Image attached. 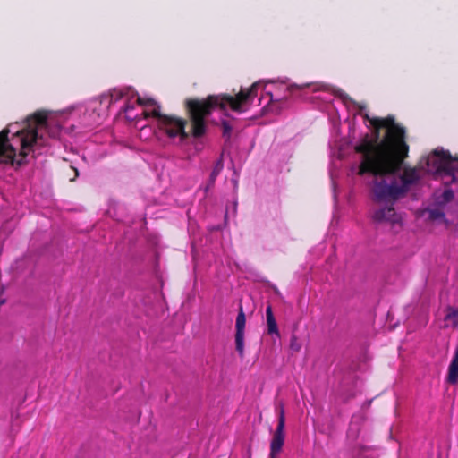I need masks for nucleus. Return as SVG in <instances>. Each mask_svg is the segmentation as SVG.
<instances>
[{
    "mask_svg": "<svg viewBox=\"0 0 458 458\" xmlns=\"http://www.w3.org/2000/svg\"><path fill=\"white\" fill-rule=\"evenodd\" d=\"M364 118L374 128V139L367 134L354 147L355 152L361 155L358 174L364 175L374 169L388 172L402 167L409 150L404 129L395 123L394 116L370 118L365 114Z\"/></svg>",
    "mask_w": 458,
    "mask_h": 458,
    "instance_id": "nucleus-1",
    "label": "nucleus"
},
{
    "mask_svg": "<svg viewBox=\"0 0 458 458\" xmlns=\"http://www.w3.org/2000/svg\"><path fill=\"white\" fill-rule=\"evenodd\" d=\"M259 87V83L255 82L249 89H241L235 96L221 94L209 95L204 99H187L185 106L191 123V135L194 138H200L206 133V118L216 107L225 111L229 106L234 112H244V106L257 97Z\"/></svg>",
    "mask_w": 458,
    "mask_h": 458,
    "instance_id": "nucleus-2",
    "label": "nucleus"
},
{
    "mask_svg": "<svg viewBox=\"0 0 458 458\" xmlns=\"http://www.w3.org/2000/svg\"><path fill=\"white\" fill-rule=\"evenodd\" d=\"M47 123V112L37 111L27 118L26 127L15 131L12 138H9L11 132L9 127L2 130L0 131V158L5 163L22 165L39 139L38 130L46 127Z\"/></svg>",
    "mask_w": 458,
    "mask_h": 458,
    "instance_id": "nucleus-3",
    "label": "nucleus"
},
{
    "mask_svg": "<svg viewBox=\"0 0 458 458\" xmlns=\"http://www.w3.org/2000/svg\"><path fill=\"white\" fill-rule=\"evenodd\" d=\"M400 169L401 167L388 172L377 171V169L367 171L366 174L372 176L369 186L375 201L393 204L403 198L411 186L419 182L420 175L416 168H404L403 174L397 178L396 173Z\"/></svg>",
    "mask_w": 458,
    "mask_h": 458,
    "instance_id": "nucleus-4",
    "label": "nucleus"
},
{
    "mask_svg": "<svg viewBox=\"0 0 458 458\" xmlns=\"http://www.w3.org/2000/svg\"><path fill=\"white\" fill-rule=\"evenodd\" d=\"M150 114L158 119L160 129L163 130L168 137L175 138L179 136L181 140H185L189 137V133L185 131L187 124L185 119L174 115L162 114L157 109H154Z\"/></svg>",
    "mask_w": 458,
    "mask_h": 458,
    "instance_id": "nucleus-5",
    "label": "nucleus"
},
{
    "mask_svg": "<svg viewBox=\"0 0 458 458\" xmlns=\"http://www.w3.org/2000/svg\"><path fill=\"white\" fill-rule=\"evenodd\" d=\"M458 158H453L450 152L447 150L435 149L428 157V166H432L437 173H443L447 176L452 177L454 181L458 174V170L454 167V162Z\"/></svg>",
    "mask_w": 458,
    "mask_h": 458,
    "instance_id": "nucleus-6",
    "label": "nucleus"
},
{
    "mask_svg": "<svg viewBox=\"0 0 458 458\" xmlns=\"http://www.w3.org/2000/svg\"><path fill=\"white\" fill-rule=\"evenodd\" d=\"M276 410L278 415V423L271 440L269 458H277V454L281 452L284 443L285 416L284 403L282 402L278 403Z\"/></svg>",
    "mask_w": 458,
    "mask_h": 458,
    "instance_id": "nucleus-7",
    "label": "nucleus"
},
{
    "mask_svg": "<svg viewBox=\"0 0 458 458\" xmlns=\"http://www.w3.org/2000/svg\"><path fill=\"white\" fill-rule=\"evenodd\" d=\"M246 318L242 310L240 308L239 313L236 318L235 323V349L241 358L244 357V328H245Z\"/></svg>",
    "mask_w": 458,
    "mask_h": 458,
    "instance_id": "nucleus-8",
    "label": "nucleus"
},
{
    "mask_svg": "<svg viewBox=\"0 0 458 458\" xmlns=\"http://www.w3.org/2000/svg\"><path fill=\"white\" fill-rule=\"evenodd\" d=\"M373 220L377 223L389 222L394 224L397 222L395 210L392 206L380 208L374 213Z\"/></svg>",
    "mask_w": 458,
    "mask_h": 458,
    "instance_id": "nucleus-9",
    "label": "nucleus"
},
{
    "mask_svg": "<svg viewBox=\"0 0 458 458\" xmlns=\"http://www.w3.org/2000/svg\"><path fill=\"white\" fill-rule=\"evenodd\" d=\"M266 317H267V333L269 335H279L277 324L276 318L273 314L272 307L267 306L266 309Z\"/></svg>",
    "mask_w": 458,
    "mask_h": 458,
    "instance_id": "nucleus-10",
    "label": "nucleus"
},
{
    "mask_svg": "<svg viewBox=\"0 0 458 458\" xmlns=\"http://www.w3.org/2000/svg\"><path fill=\"white\" fill-rule=\"evenodd\" d=\"M445 321L447 326H451L454 328L458 327V309L454 307H447L446 313L445 316Z\"/></svg>",
    "mask_w": 458,
    "mask_h": 458,
    "instance_id": "nucleus-11",
    "label": "nucleus"
},
{
    "mask_svg": "<svg viewBox=\"0 0 458 458\" xmlns=\"http://www.w3.org/2000/svg\"><path fill=\"white\" fill-rule=\"evenodd\" d=\"M223 169V164H222V161H218L216 163V165H215V167L213 168L211 174H210V176H209V181H208V183L206 187V191H208L210 187H213L214 184H215V182L216 180V177L217 175L220 174V172L222 171Z\"/></svg>",
    "mask_w": 458,
    "mask_h": 458,
    "instance_id": "nucleus-12",
    "label": "nucleus"
},
{
    "mask_svg": "<svg viewBox=\"0 0 458 458\" xmlns=\"http://www.w3.org/2000/svg\"><path fill=\"white\" fill-rule=\"evenodd\" d=\"M290 349L293 352H300L301 349V343L295 335H292L290 339Z\"/></svg>",
    "mask_w": 458,
    "mask_h": 458,
    "instance_id": "nucleus-13",
    "label": "nucleus"
},
{
    "mask_svg": "<svg viewBox=\"0 0 458 458\" xmlns=\"http://www.w3.org/2000/svg\"><path fill=\"white\" fill-rule=\"evenodd\" d=\"M123 97V92L120 89H114L110 93L111 102H116Z\"/></svg>",
    "mask_w": 458,
    "mask_h": 458,
    "instance_id": "nucleus-14",
    "label": "nucleus"
},
{
    "mask_svg": "<svg viewBox=\"0 0 458 458\" xmlns=\"http://www.w3.org/2000/svg\"><path fill=\"white\" fill-rule=\"evenodd\" d=\"M223 135L230 138L232 132V126L227 121L222 122Z\"/></svg>",
    "mask_w": 458,
    "mask_h": 458,
    "instance_id": "nucleus-15",
    "label": "nucleus"
},
{
    "mask_svg": "<svg viewBox=\"0 0 458 458\" xmlns=\"http://www.w3.org/2000/svg\"><path fill=\"white\" fill-rule=\"evenodd\" d=\"M441 197H442L443 201L447 203V202L451 201L454 199V192L450 189L445 190L443 191Z\"/></svg>",
    "mask_w": 458,
    "mask_h": 458,
    "instance_id": "nucleus-16",
    "label": "nucleus"
},
{
    "mask_svg": "<svg viewBox=\"0 0 458 458\" xmlns=\"http://www.w3.org/2000/svg\"><path fill=\"white\" fill-rule=\"evenodd\" d=\"M445 216V214L442 210L440 209H432L430 210L429 212V217L431 219H438V218H443Z\"/></svg>",
    "mask_w": 458,
    "mask_h": 458,
    "instance_id": "nucleus-17",
    "label": "nucleus"
},
{
    "mask_svg": "<svg viewBox=\"0 0 458 458\" xmlns=\"http://www.w3.org/2000/svg\"><path fill=\"white\" fill-rule=\"evenodd\" d=\"M137 102L140 106H153L155 102L151 98H138Z\"/></svg>",
    "mask_w": 458,
    "mask_h": 458,
    "instance_id": "nucleus-18",
    "label": "nucleus"
},
{
    "mask_svg": "<svg viewBox=\"0 0 458 458\" xmlns=\"http://www.w3.org/2000/svg\"><path fill=\"white\" fill-rule=\"evenodd\" d=\"M308 85H305V86H299V85H296V84H293L289 87V89H302L303 87H307Z\"/></svg>",
    "mask_w": 458,
    "mask_h": 458,
    "instance_id": "nucleus-19",
    "label": "nucleus"
},
{
    "mask_svg": "<svg viewBox=\"0 0 458 458\" xmlns=\"http://www.w3.org/2000/svg\"><path fill=\"white\" fill-rule=\"evenodd\" d=\"M357 106H358L360 110H362V109L365 108V106H362V105H360V104H358Z\"/></svg>",
    "mask_w": 458,
    "mask_h": 458,
    "instance_id": "nucleus-20",
    "label": "nucleus"
},
{
    "mask_svg": "<svg viewBox=\"0 0 458 458\" xmlns=\"http://www.w3.org/2000/svg\"><path fill=\"white\" fill-rule=\"evenodd\" d=\"M74 172H75V177H77L79 175L78 170L74 169Z\"/></svg>",
    "mask_w": 458,
    "mask_h": 458,
    "instance_id": "nucleus-21",
    "label": "nucleus"
},
{
    "mask_svg": "<svg viewBox=\"0 0 458 458\" xmlns=\"http://www.w3.org/2000/svg\"><path fill=\"white\" fill-rule=\"evenodd\" d=\"M437 458H442L441 454H438Z\"/></svg>",
    "mask_w": 458,
    "mask_h": 458,
    "instance_id": "nucleus-22",
    "label": "nucleus"
},
{
    "mask_svg": "<svg viewBox=\"0 0 458 458\" xmlns=\"http://www.w3.org/2000/svg\"><path fill=\"white\" fill-rule=\"evenodd\" d=\"M144 115L145 117H148V114H147L146 112L144 113Z\"/></svg>",
    "mask_w": 458,
    "mask_h": 458,
    "instance_id": "nucleus-23",
    "label": "nucleus"
}]
</instances>
